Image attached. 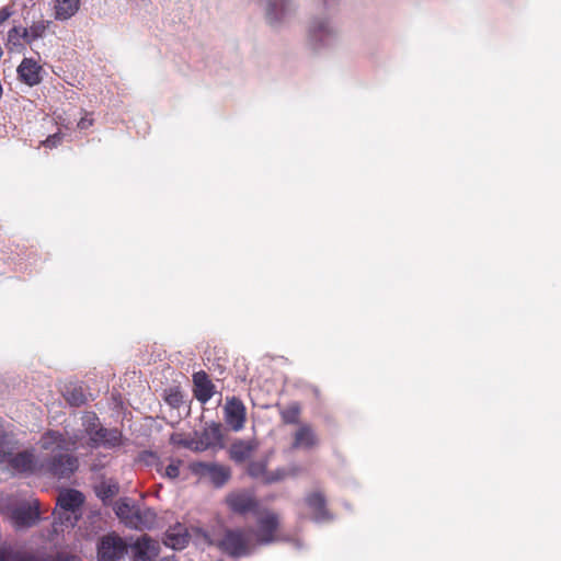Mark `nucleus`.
<instances>
[{
	"mask_svg": "<svg viewBox=\"0 0 561 561\" xmlns=\"http://www.w3.org/2000/svg\"><path fill=\"white\" fill-rule=\"evenodd\" d=\"M84 497L81 492L69 489L59 493L57 499L58 520L61 526L73 527L79 516L77 512L83 504Z\"/></svg>",
	"mask_w": 561,
	"mask_h": 561,
	"instance_id": "6",
	"label": "nucleus"
},
{
	"mask_svg": "<svg viewBox=\"0 0 561 561\" xmlns=\"http://www.w3.org/2000/svg\"><path fill=\"white\" fill-rule=\"evenodd\" d=\"M286 1L285 0H273L268 3L266 15L271 23L277 22L280 20L285 12Z\"/></svg>",
	"mask_w": 561,
	"mask_h": 561,
	"instance_id": "29",
	"label": "nucleus"
},
{
	"mask_svg": "<svg viewBox=\"0 0 561 561\" xmlns=\"http://www.w3.org/2000/svg\"><path fill=\"white\" fill-rule=\"evenodd\" d=\"M95 493L103 502H106L118 493V485L114 482L102 481L95 486Z\"/></svg>",
	"mask_w": 561,
	"mask_h": 561,
	"instance_id": "28",
	"label": "nucleus"
},
{
	"mask_svg": "<svg viewBox=\"0 0 561 561\" xmlns=\"http://www.w3.org/2000/svg\"><path fill=\"white\" fill-rule=\"evenodd\" d=\"M252 448L243 443L233 444L231 447V458L236 461H244L251 455Z\"/></svg>",
	"mask_w": 561,
	"mask_h": 561,
	"instance_id": "30",
	"label": "nucleus"
},
{
	"mask_svg": "<svg viewBox=\"0 0 561 561\" xmlns=\"http://www.w3.org/2000/svg\"><path fill=\"white\" fill-rule=\"evenodd\" d=\"M129 543L116 533H108L98 542L99 561H119L128 553Z\"/></svg>",
	"mask_w": 561,
	"mask_h": 561,
	"instance_id": "7",
	"label": "nucleus"
},
{
	"mask_svg": "<svg viewBox=\"0 0 561 561\" xmlns=\"http://www.w3.org/2000/svg\"><path fill=\"white\" fill-rule=\"evenodd\" d=\"M165 402L172 408H180L183 403V396L179 388H170L167 390Z\"/></svg>",
	"mask_w": 561,
	"mask_h": 561,
	"instance_id": "31",
	"label": "nucleus"
},
{
	"mask_svg": "<svg viewBox=\"0 0 561 561\" xmlns=\"http://www.w3.org/2000/svg\"><path fill=\"white\" fill-rule=\"evenodd\" d=\"M128 549H130L133 561H153L159 554L160 545L157 540L142 535L135 542L129 543Z\"/></svg>",
	"mask_w": 561,
	"mask_h": 561,
	"instance_id": "12",
	"label": "nucleus"
},
{
	"mask_svg": "<svg viewBox=\"0 0 561 561\" xmlns=\"http://www.w3.org/2000/svg\"><path fill=\"white\" fill-rule=\"evenodd\" d=\"M318 33H329L328 26L324 23H319L317 26L312 28V36H317Z\"/></svg>",
	"mask_w": 561,
	"mask_h": 561,
	"instance_id": "35",
	"label": "nucleus"
},
{
	"mask_svg": "<svg viewBox=\"0 0 561 561\" xmlns=\"http://www.w3.org/2000/svg\"><path fill=\"white\" fill-rule=\"evenodd\" d=\"M39 443L42 449L51 454L44 463L49 474L58 479H68L78 470L79 460L69 453L76 448V439L66 438L58 431H48L41 437Z\"/></svg>",
	"mask_w": 561,
	"mask_h": 561,
	"instance_id": "1",
	"label": "nucleus"
},
{
	"mask_svg": "<svg viewBox=\"0 0 561 561\" xmlns=\"http://www.w3.org/2000/svg\"><path fill=\"white\" fill-rule=\"evenodd\" d=\"M248 473L253 478L261 479L265 483H274L286 477L284 469H277L274 472L267 471L266 463L264 461L251 462L248 467Z\"/></svg>",
	"mask_w": 561,
	"mask_h": 561,
	"instance_id": "18",
	"label": "nucleus"
},
{
	"mask_svg": "<svg viewBox=\"0 0 561 561\" xmlns=\"http://www.w3.org/2000/svg\"><path fill=\"white\" fill-rule=\"evenodd\" d=\"M49 25L50 21L48 20L41 19L33 21V23L26 27L28 43L32 45L35 41L43 38Z\"/></svg>",
	"mask_w": 561,
	"mask_h": 561,
	"instance_id": "26",
	"label": "nucleus"
},
{
	"mask_svg": "<svg viewBox=\"0 0 561 561\" xmlns=\"http://www.w3.org/2000/svg\"><path fill=\"white\" fill-rule=\"evenodd\" d=\"M226 504L231 512L238 515H247L249 513L259 514V501L247 491L232 492L227 495Z\"/></svg>",
	"mask_w": 561,
	"mask_h": 561,
	"instance_id": "10",
	"label": "nucleus"
},
{
	"mask_svg": "<svg viewBox=\"0 0 561 561\" xmlns=\"http://www.w3.org/2000/svg\"><path fill=\"white\" fill-rule=\"evenodd\" d=\"M64 398L72 407H81L87 402V396L82 387L73 383L65 387Z\"/></svg>",
	"mask_w": 561,
	"mask_h": 561,
	"instance_id": "25",
	"label": "nucleus"
},
{
	"mask_svg": "<svg viewBox=\"0 0 561 561\" xmlns=\"http://www.w3.org/2000/svg\"><path fill=\"white\" fill-rule=\"evenodd\" d=\"M64 135L61 133H55L49 135L45 140L42 141V146L47 148H56L61 144Z\"/></svg>",
	"mask_w": 561,
	"mask_h": 561,
	"instance_id": "32",
	"label": "nucleus"
},
{
	"mask_svg": "<svg viewBox=\"0 0 561 561\" xmlns=\"http://www.w3.org/2000/svg\"><path fill=\"white\" fill-rule=\"evenodd\" d=\"M224 416L227 425L234 432L244 427L247 421V409L243 402L237 398H227L224 408Z\"/></svg>",
	"mask_w": 561,
	"mask_h": 561,
	"instance_id": "11",
	"label": "nucleus"
},
{
	"mask_svg": "<svg viewBox=\"0 0 561 561\" xmlns=\"http://www.w3.org/2000/svg\"><path fill=\"white\" fill-rule=\"evenodd\" d=\"M27 45L31 44L27 39L25 26L14 25L8 31L5 48L9 53L22 54L25 51Z\"/></svg>",
	"mask_w": 561,
	"mask_h": 561,
	"instance_id": "16",
	"label": "nucleus"
},
{
	"mask_svg": "<svg viewBox=\"0 0 561 561\" xmlns=\"http://www.w3.org/2000/svg\"><path fill=\"white\" fill-rule=\"evenodd\" d=\"M190 536L186 531L180 533L176 529H170L165 534V545L173 549H183L188 543Z\"/></svg>",
	"mask_w": 561,
	"mask_h": 561,
	"instance_id": "27",
	"label": "nucleus"
},
{
	"mask_svg": "<svg viewBox=\"0 0 561 561\" xmlns=\"http://www.w3.org/2000/svg\"><path fill=\"white\" fill-rule=\"evenodd\" d=\"M209 447L206 446L205 443H203L201 439L199 440H194V444L192 445V447L190 448L191 450H194V451H203V450H206L208 449Z\"/></svg>",
	"mask_w": 561,
	"mask_h": 561,
	"instance_id": "36",
	"label": "nucleus"
},
{
	"mask_svg": "<svg viewBox=\"0 0 561 561\" xmlns=\"http://www.w3.org/2000/svg\"><path fill=\"white\" fill-rule=\"evenodd\" d=\"M13 14L11 7L7 5L0 9V24L8 21Z\"/></svg>",
	"mask_w": 561,
	"mask_h": 561,
	"instance_id": "33",
	"label": "nucleus"
},
{
	"mask_svg": "<svg viewBox=\"0 0 561 561\" xmlns=\"http://www.w3.org/2000/svg\"><path fill=\"white\" fill-rule=\"evenodd\" d=\"M306 503L313 514L316 520H324L330 517L327 510V501L321 492L310 493L306 497Z\"/></svg>",
	"mask_w": 561,
	"mask_h": 561,
	"instance_id": "19",
	"label": "nucleus"
},
{
	"mask_svg": "<svg viewBox=\"0 0 561 561\" xmlns=\"http://www.w3.org/2000/svg\"><path fill=\"white\" fill-rule=\"evenodd\" d=\"M319 445V437L312 425L308 423L299 424L293 436L294 449H312Z\"/></svg>",
	"mask_w": 561,
	"mask_h": 561,
	"instance_id": "14",
	"label": "nucleus"
},
{
	"mask_svg": "<svg viewBox=\"0 0 561 561\" xmlns=\"http://www.w3.org/2000/svg\"><path fill=\"white\" fill-rule=\"evenodd\" d=\"M94 124V119L91 117H88L87 115L84 117H81V119L78 122L77 127L81 130L88 129Z\"/></svg>",
	"mask_w": 561,
	"mask_h": 561,
	"instance_id": "34",
	"label": "nucleus"
},
{
	"mask_svg": "<svg viewBox=\"0 0 561 561\" xmlns=\"http://www.w3.org/2000/svg\"><path fill=\"white\" fill-rule=\"evenodd\" d=\"M161 561H176V559L174 557H167L163 558Z\"/></svg>",
	"mask_w": 561,
	"mask_h": 561,
	"instance_id": "38",
	"label": "nucleus"
},
{
	"mask_svg": "<svg viewBox=\"0 0 561 561\" xmlns=\"http://www.w3.org/2000/svg\"><path fill=\"white\" fill-rule=\"evenodd\" d=\"M79 0H56L55 18L57 20H68L79 10Z\"/></svg>",
	"mask_w": 561,
	"mask_h": 561,
	"instance_id": "23",
	"label": "nucleus"
},
{
	"mask_svg": "<svg viewBox=\"0 0 561 561\" xmlns=\"http://www.w3.org/2000/svg\"><path fill=\"white\" fill-rule=\"evenodd\" d=\"M0 561H81V559L65 553H57L54 557L49 556L44 558L31 552L14 550L10 546L3 545L0 547Z\"/></svg>",
	"mask_w": 561,
	"mask_h": 561,
	"instance_id": "9",
	"label": "nucleus"
},
{
	"mask_svg": "<svg viewBox=\"0 0 561 561\" xmlns=\"http://www.w3.org/2000/svg\"><path fill=\"white\" fill-rule=\"evenodd\" d=\"M199 439L206 444V446L215 447L222 444V431L220 423H211L204 428Z\"/></svg>",
	"mask_w": 561,
	"mask_h": 561,
	"instance_id": "22",
	"label": "nucleus"
},
{
	"mask_svg": "<svg viewBox=\"0 0 561 561\" xmlns=\"http://www.w3.org/2000/svg\"><path fill=\"white\" fill-rule=\"evenodd\" d=\"M188 469L199 478H208L211 483L220 488L230 479V469L224 465L204 461H193Z\"/></svg>",
	"mask_w": 561,
	"mask_h": 561,
	"instance_id": "8",
	"label": "nucleus"
},
{
	"mask_svg": "<svg viewBox=\"0 0 561 561\" xmlns=\"http://www.w3.org/2000/svg\"><path fill=\"white\" fill-rule=\"evenodd\" d=\"M116 514L122 519H129L135 517L139 524H142L141 515L154 517V513L150 510H146L145 512H140V510L136 508L134 505H130L126 500H122L116 503L115 507Z\"/></svg>",
	"mask_w": 561,
	"mask_h": 561,
	"instance_id": "21",
	"label": "nucleus"
},
{
	"mask_svg": "<svg viewBox=\"0 0 561 561\" xmlns=\"http://www.w3.org/2000/svg\"><path fill=\"white\" fill-rule=\"evenodd\" d=\"M217 547L222 553L233 559L249 557L256 548L251 531L243 528L226 529Z\"/></svg>",
	"mask_w": 561,
	"mask_h": 561,
	"instance_id": "2",
	"label": "nucleus"
},
{
	"mask_svg": "<svg viewBox=\"0 0 561 561\" xmlns=\"http://www.w3.org/2000/svg\"><path fill=\"white\" fill-rule=\"evenodd\" d=\"M42 66L32 58H24L18 67V75L21 81L34 87L42 81Z\"/></svg>",
	"mask_w": 561,
	"mask_h": 561,
	"instance_id": "17",
	"label": "nucleus"
},
{
	"mask_svg": "<svg viewBox=\"0 0 561 561\" xmlns=\"http://www.w3.org/2000/svg\"><path fill=\"white\" fill-rule=\"evenodd\" d=\"M168 465H165L163 460L156 458V461L153 462L154 469L162 478L175 480L180 476V468L183 461L179 458L172 457L168 458Z\"/></svg>",
	"mask_w": 561,
	"mask_h": 561,
	"instance_id": "20",
	"label": "nucleus"
},
{
	"mask_svg": "<svg viewBox=\"0 0 561 561\" xmlns=\"http://www.w3.org/2000/svg\"><path fill=\"white\" fill-rule=\"evenodd\" d=\"M171 440L174 443V444H178V445H181L185 448H191L192 445L194 444V440L193 439H182V440H176L173 436L171 438Z\"/></svg>",
	"mask_w": 561,
	"mask_h": 561,
	"instance_id": "37",
	"label": "nucleus"
},
{
	"mask_svg": "<svg viewBox=\"0 0 561 561\" xmlns=\"http://www.w3.org/2000/svg\"><path fill=\"white\" fill-rule=\"evenodd\" d=\"M256 530L251 531L255 546H267L283 539L280 516L273 511L259 512Z\"/></svg>",
	"mask_w": 561,
	"mask_h": 561,
	"instance_id": "3",
	"label": "nucleus"
},
{
	"mask_svg": "<svg viewBox=\"0 0 561 561\" xmlns=\"http://www.w3.org/2000/svg\"><path fill=\"white\" fill-rule=\"evenodd\" d=\"M10 518L16 528L33 526L39 518L38 501L34 500L32 503L14 508L11 512Z\"/></svg>",
	"mask_w": 561,
	"mask_h": 561,
	"instance_id": "13",
	"label": "nucleus"
},
{
	"mask_svg": "<svg viewBox=\"0 0 561 561\" xmlns=\"http://www.w3.org/2000/svg\"><path fill=\"white\" fill-rule=\"evenodd\" d=\"M279 415L285 425H299L301 415V405L299 402H291L279 410Z\"/></svg>",
	"mask_w": 561,
	"mask_h": 561,
	"instance_id": "24",
	"label": "nucleus"
},
{
	"mask_svg": "<svg viewBox=\"0 0 561 561\" xmlns=\"http://www.w3.org/2000/svg\"><path fill=\"white\" fill-rule=\"evenodd\" d=\"M85 433L89 436V445L92 448L100 446L115 448L122 445V433L116 428L101 426L95 413L87 415Z\"/></svg>",
	"mask_w": 561,
	"mask_h": 561,
	"instance_id": "4",
	"label": "nucleus"
},
{
	"mask_svg": "<svg viewBox=\"0 0 561 561\" xmlns=\"http://www.w3.org/2000/svg\"><path fill=\"white\" fill-rule=\"evenodd\" d=\"M194 397L201 403L208 402L215 393V385L204 370L193 374Z\"/></svg>",
	"mask_w": 561,
	"mask_h": 561,
	"instance_id": "15",
	"label": "nucleus"
},
{
	"mask_svg": "<svg viewBox=\"0 0 561 561\" xmlns=\"http://www.w3.org/2000/svg\"><path fill=\"white\" fill-rule=\"evenodd\" d=\"M8 436L0 433V463L8 462L12 470L19 473H33L36 470V459L32 451L25 450L12 455Z\"/></svg>",
	"mask_w": 561,
	"mask_h": 561,
	"instance_id": "5",
	"label": "nucleus"
}]
</instances>
